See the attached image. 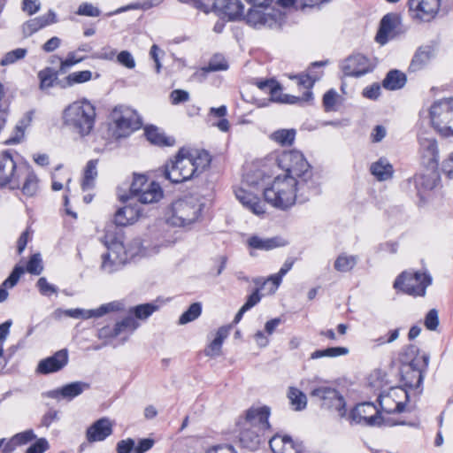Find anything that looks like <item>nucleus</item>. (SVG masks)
I'll list each match as a JSON object with an SVG mask.
<instances>
[{
  "instance_id": "obj_4",
  "label": "nucleus",
  "mask_w": 453,
  "mask_h": 453,
  "mask_svg": "<svg viewBox=\"0 0 453 453\" xmlns=\"http://www.w3.org/2000/svg\"><path fill=\"white\" fill-rule=\"evenodd\" d=\"M203 205L194 196L176 200L171 205L166 220L160 224L163 228L168 226L184 227L191 225L199 218Z\"/></svg>"
},
{
  "instance_id": "obj_53",
  "label": "nucleus",
  "mask_w": 453,
  "mask_h": 453,
  "mask_svg": "<svg viewBox=\"0 0 453 453\" xmlns=\"http://www.w3.org/2000/svg\"><path fill=\"white\" fill-rule=\"evenodd\" d=\"M338 94L337 92L331 88L328 91H326L323 96V106L326 112L329 111H335L337 110L336 104L338 100Z\"/></svg>"
},
{
  "instance_id": "obj_25",
  "label": "nucleus",
  "mask_w": 453,
  "mask_h": 453,
  "mask_svg": "<svg viewBox=\"0 0 453 453\" xmlns=\"http://www.w3.org/2000/svg\"><path fill=\"white\" fill-rule=\"evenodd\" d=\"M58 22L55 12L50 10L47 14L30 19L23 23L21 29L24 37H29L43 27Z\"/></svg>"
},
{
  "instance_id": "obj_52",
  "label": "nucleus",
  "mask_w": 453,
  "mask_h": 453,
  "mask_svg": "<svg viewBox=\"0 0 453 453\" xmlns=\"http://www.w3.org/2000/svg\"><path fill=\"white\" fill-rule=\"evenodd\" d=\"M27 50L23 48H18L7 52L0 61L1 65H9L14 64L18 60L23 59Z\"/></svg>"
},
{
  "instance_id": "obj_48",
  "label": "nucleus",
  "mask_w": 453,
  "mask_h": 453,
  "mask_svg": "<svg viewBox=\"0 0 453 453\" xmlns=\"http://www.w3.org/2000/svg\"><path fill=\"white\" fill-rule=\"evenodd\" d=\"M21 190L23 195L27 196H33L36 194L38 190V179L34 173L29 172L27 174Z\"/></svg>"
},
{
  "instance_id": "obj_24",
  "label": "nucleus",
  "mask_w": 453,
  "mask_h": 453,
  "mask_svg": "<svg viewBox=\"0 0 453 453\" xmlns=\"http://www.w3.org/2000/svg\"><path fill=\"white\" fill-rule=\"evenodd\" d=\"M113 431V424L108 418H101L95 421L86 431L88 442L104 441Z\"/></svg>"
},
{
  "instance_id": "obj_43",
  "label": "nucleus",
  "mask_w": 453,
  "mask_h": 453,
  "mask_svg": "<svg viewBox=\"0 0 453 453\" xmlns=\"http://www.w3.org/2000/svg\"><path fill=\"white\" fill-rule=\"evenodd\" d=\"M346 347H329L325 349H318L311 354V359H318L321 357H337L345 356L349 353Z\"/></svg>"
},
{
  "instance_id": "obj_21",
  "label": "nucleus",
  "mask_w": 453,
  "mask_h": 453,
  "mask_svg": "<svg viewBox=\"0 0 453 453\" xmlns=\"http://www.w3.org/2000/svg\"><path fill=\"white\" fill-rule=\"evenodd\" d=\"M90 388V384L84 381L68 383L60 388L48 391L43 395L52 399H65L71 401Z\"/></svg>"
},
{
  "instance_id": "obj_36",
  "label": "nucleus",
  "mask_w": 453,
  "mask_h": 453,
  "mask_svg": "<svg viewBox=\"0 0 453 453\" xmlns=\"http://www.w3.org/2000/svg\"><path fill=\"white\" fill-rule=\"evenodd\" d=\"M402 377L405 385L410 388H418L422 382L421 372L413 367L412 364L404 365L402 369Z\"/></svg>"
},
{
  "instance_id": "obj_64",
  "label": "nucleus",
  "mask_w": 453,
  "mask_h": 453,
  "mask_svg": "<svg viewBox=\"0 0 453 453\" xmlns=\"http://www.w3.org/2000/svg\"><path fill=\"white\" fill-rule=\"evenodd\" d=\"M49 449V443L46 439L40 438L32 444L26 453H44Z\"/></svg>"
},
{
  "instance_id": "obj_51",
  "label": "nucleus",
  "mask_w": 453,
  "mask_h": 453,
  "mask_svg": "<svg viewBox=\"0 0 453 453\" xmlns=\"http://www.w3.org/2000/svg\"><path fill=\"white\" fill-rule=\"evenodd\" d=\"M85 59V57H78L77 51H71L67 54L65 59L60 58V66L58 73L63 74L65 73L69 68L73 66L74 65L81 63Z\"/></svg>"
},
{
  "instance_id": "obj_37",
  "label": "nucleus",
  "mask_w": 453,
  "mask_h": 453,
  "mask_svg": "<svg viewBox=\"0 0 453 453\" xmlns=\"http://www.w3.org/2000/svg\"><path fill=\"white\" fill-rule=\"evenodd\" d=\"M32 121V112H27L25 117L19 120L14 128V134L5 140V144H16L19 143L24 137L25 128Z\"/></svg>"
},
{
  "instance_id": "obj_44",
  "label": "nucleus",
  "mask_w": 453,
  "mask_h": 453,
  "mask_svg": "<svg viewBox=\"0 0 453 453\" xmlns=\"http://www.w3.org/2000/svg\"><path fill=\"white\" fill-rule=\"evenodd\" d=\"M228 69V63L222 55L216 54L209 61L206 66L201 68L203 73L211 72L226 71Z\"/></svg>"
},
{
  "instance_id": "obj_60",
  "label": "nucleus",
  "mask_w": 453,
  "mask_h": 453,
  "mask_svg": "<svg viewBox=\"0 0 453 453\" xmlns=\"http://www.w3.org/2000/svg\"><path fill=\"white\" fill-rule=\"evenodd\" d=\"M13 437V441L16 442L18 446L24 445L28 443L36 438L34 431L32 429L26 430L24 432L16 434Z\"/></svg>"
},
{
  "instance_id": "obj_17",
  "label": "nucleus",
  "mask_w": 453,
  "mask_h": 453,
  "mask_svg": "<svg viewBox=\"0 0 453 453\" xmlns=\"http://www.w3.org/2000/svg\"><path fill=\"white\" fill-rule=\"evenodd\" d=\"M213 11L221 19L236 21L242 19L244 5L241 0H215Z\"/></svg>"
},
{
  "instance_id": "obj_22",
  "label": "nucleus",
  "mask_w": 453,
  "mask_h": 453,
  "mask_svg": "<svg viewBox=\"0 0 453 453\" xmlns=\"http://www.w3.org/2000/svg\"><path fill=\"white\" fill-rule=\"evenodd\" d=\"M121 309L122 303L115 301L103 304L99 308L95 310H84L80 308L69 309L64 311V313L65 316L73 319H90L93 317H102L108 312L119 311Z\"/></svg>"
},
{
  "instance_id": "obj_6",
  "label": "nucleus",
  "mask_w": 453,
  "mask_h": 453,
  "mask_svg": "<svg viewBox=\"0 0 453 453\" xmlns=\"http://www.w3.org/2000/svg\"><path fill=\"white\" fill-rule=\"evenodd\" d=\"M432 284V277L426 272L404 271L394 281V288L412 296H425Z\"/></svg>"
},
{
  "instance_id": "obj_9",
  "label": "nucleus",
  "mask_w": 453,
  "mask_h": 453,
  "mask_svg": "<svg viewBox=\"0 0 453 453\" xmlns=\"http://www.w3.org/2000/svg\"><path fill=\"white\" fill-rule=\"evenodd\" d=\"M107 251L102 255L101 269L112 273L119 270L129 258V255L122 242L114 240L110 244L105 242Z\"/></svg>"
},
{
  "instance_id": "obj_35",
  "label": "nucleus",
  "mask_w": 453,
  "mask_h": 453,
  "mask_svg": "<svg viewBox=\"0 0 453 453\" xmlns=\"http://www.w3.org/2000/svg\"><path fill=\"white\" fill-rule=\"evenodd\" d=\"M406 83V76L398 70H391L383 80L382 85L385 88L395 90L402 88Z\"/></svg>"
},
{
  "instance_id": "obj_38",
  "label": "nucleus",
  "mask_w": 453,
  "mask_h": 453,
  "mask_svg": "<svg viewBox=\"0 0 453 453\" xmlns=\"http://www.w3.org/2000/svg\"><path fill=\"white\" fill-rule=\"evenodd\" d=\"M430 58L431 52L429 49L419 48L413 56L409 70L411 72H417L422 69L429 62Z\"/></svg>"
},
{
  "instance_id": "obj_31",
  "label": "nucleus",
  "mask_w": 453,
  "mask_h": 453,
  "mask_svg": "<svg viewBox=\"0 0 453 453\" xmlns=\"http://www.w3.org/2000/svg\"><path fill=\"white\" fill-rule=\"evenodd\" d=\"M247 243L250 248L260 250H270L284 245L279 237L261 238L257 235L250 236Z\"/></svg>"
},
{
  "instance_id": "obj_16",
  "label": "nucleus",
  "mask_w": 453,
  "mask_h": 453,
  "mask_svg": "<svg viewBox=\"0 0 453 453\" xmlns=\"http://www.w3.org/2000/svg\"><path fill=\"white\" fill-rule=\"evenodd\" d=\"M373 69L370 59L362 54H355L347 58L342 64V70L346 76L360 77Z\"/></svg>"
},
{
  "instance_id": "obj_5",
  "label": "nucleus",
  "mask_w": 453,
  "mask_h": 453,
  "mask_svg": "<svg viewBox=\"0 0 453 453\" xmlns=\"http://www.w3.org/2000/svg\"><path fill=\"white\" fill-rule=\"evenodd\" d=\"M429 117L434 129L443 137H453V97L435 101Z\"/></svg>"
},
{
  "instance_id": "obj_26",
  "label": "nucleus",
  "mask_w": 453,
  "mask_h": 453,
  "mask_svg": "<svg viewBox=\"0 0 453 453\" xmlns=\"http://www.w3.org/2000/svg\"><path fill=\"white\" fill-rule=\"evenodd\" d=\"M265 432L242 426L239 434V442L242 448L249 450H256L259 448Z\"/></svg>"
},
{
  "instance_id": "obj_40",
  "label": "nucleus",
  "mask_w": 453,
  "mask_h": 453,
  "mask_svg": "<svg viewBox=\"0 0 453 453\" xmlns=\"http://www.w3.org/2000/svg\"><path fill=\"white\" fill-rule=\"evenodd\" d=\"M357 263V256L342 253L335 259L334 267L340 273H347L351 271L356 266Z\"/></svg>"
},
{
  "instance_id": "obj_58",
  "label": "nucleus",
  "mask_w": 453,
  "mask_h": 453,
  "mask_svg": "<svg viewBox=\"0 0 453 453\" xmlns=\"http://www.w3.org/2000/svg\"><path fill=\"white\" fill-rule=\"evenodd\" d=\"M76 14L88 17H98L101 14V11L92 4L82 3L76 11Z\"/></svg>"
},
{
  "instance_id": "obj_14",
  "label": "nucleus",
  "mask_w": 453,
  "mask_h": 453,
  "mask_svg": "<svg viewBox=\"0 0 453 453\" xmlns=\"http://www.w3.org/2000/svg\"><path fill=\"white\" fill-rule=\"evenodd\" d=\"M246 23L255 28H277L281 26L283 19L282 14L279 11H273L272 13H265L261 10L251 8L248 13L242 17Z\"/></svg>"
},
{
  "instance_id": "obj_61",
  "label": "nucleus",
  "mask_w": 453,
  "mask_h": 453,
  "mask_svg": "<svg viewBox=\"0 0 453 453\" xmlns=\"http://www.w3.org/2000/svg\"><path fill=\"white\" fill-rule=\"evenodd\" d=\"M297 80V85L303 87L306 90H311L316 81L319 79L318 76H311V74H299L295 77Z\"/></svg>"
},
{
  "instance_id": "obj_39",
  "label": "nucleus",
  "mask_w": 453,
  "mask_h": 453,
  "mask_svg": "<svg viewBox=\"0 0 453 453\" xmlns=\"http://www.w3.org/2000/svg\"><path fill=\"white\" fill-rule=\"evenodd\" d=\"M92 79V73L88 70L73 72L67 75L61 82V88H65L74 84L84 83Z\"/></svg>"
},
{
  "instance_id": "obj_28",
  "label": "nucleus",
  "mask_w": 453,
  "mask_h": 453,
  "mask_svg": "<svg viewBox=\"0 0 453 453\" xmlns=\"http://www.w3.org/2000/svg\"><path fill=\"white\" fill-rule=\"evenodd\" d=\"M139 209L131 205H126L116 211L114 215V222L119 226H126L133 224L139 218Z\"/></svg>"
},
{
  "instance_id": "obj_34",
  "label": "nucleus",
  "mask_w": 453,
  "mask_h": 453,
  "mask_svg": "<svg viewBox=\"0 0 453 453\" xmlns=\"http://www.w3.org/2000/svg\"><path fill=\"white\" fill-rule=\"evenodd\" d=\"M439 175L435 170H431L426 174H417L414 176V183L418 191L431 190L437 186Z\"/></svg>"
},
{
  "instance_id": "obj_11",
  "label": "nucleus",
  "mask_w": 453,
  "mask_h": 453,
  "mask_svg": "<svg viewBox=\"0 0 453 453\" xmlns=\"http://www.w3.org/2000/svg\"><path fill=\"white\" fill-rule=\"evenodd\" d=\"M311 396L317 397L324 408L334 410L339 417L346 415V403L343 396L334 388L319 387L312 389Z\"/></svg>"
},
{
  "instance_id": "obj_27",
  "label": "nucleus",
  "mask_w": 453,
  "mask_h": 453,
  "mask_svg": "<svg viewBox=\"0 0 453 453\" xmlns=\"http://www.w3.org/2000/svg\"><path fill=\"white\" fill-rule=\"evenodd\" d=\"M234 194L240 203L250 209L253 213L261 214L265 212L259 198L252 193L248 192L242 188H239L234 190Z\"/></svg>"
},
{
  "instance_id": "obj_1",
  "label": "nucleus",
  "mask_w": 453,
  "mask_h": 453,
  "mask_svg": "<svg viewBox=\"0 0 453 453\" xmlns=\"http://www.w3.org/2000/svg\"><path fill=\"white\" fill-rule=\"evenodd\" d=\"M279 163L285 165L286 173L275 177L271 186L264 189V197L268 203L287 210L296 199L303 203L310 196L319 194L311 166L300 151L284 153Z\"/></svg>"
},
{
  "instance_id": "obj_10",
  "label": "nucleus",
  "mask_w": 453,
  "mask_h": 453,
  "mask_svg": "<svg viewBox=\"0 0 453 453\" xmlns=\"http://www.w3.org/2000/svg\"><path fill=\"white\" fill-rule=\"evenodd\" d=\"M20 170L17 167L11 150L0 153V188L9 187L18 189L20 187Z\"/></svg>"
},
{
  "instance_id": "obj_23",
  "label": "nucleus",
  "mask_w": 453,
  "mask_h": 453,
  "mask_svg": "<svg viewBox=\"0 0 453 453\" xmlns=\"http://www.w3.org/2000/svg\"><path fill=\"white\" fill-rule=\"evenodd\" d=\"M139 324L136 322L134 318L127 316L121 321L117 322L114 327L109 326H103L98 330L97 336L99 339H110L114 338L121 334L122 333H132L137 327Z\"/></svg>"
},
{
  "instance_id": "obj_19",
  "label": "nucleus",
  "mask_w": 453,
  "mask_h": 453,
  "mask_svg": "<svg viewBox=\"0 0 453 453\" xmlns=\"http://www.w3.org/2000/svg\"><path fill=\"white\" fill-rule=\"evenodd\" d=\"M270 409L266 406L258 408H250L247 411L246 416L242 422V426H247L254 429L266 432L270 429L268 421Z\"/></svg>"
},
{
  "instance_id": "obj_12",
  "label": "nucleus",
  "mask_w": 453,
  "mask_h": 453,
  "mask_svg": "<svg viewBox=\"0 0 453 453\" xmlns=\"http://www.w3.org/2000/svg\"><path fill=\"white\" fill-rule=\"evenodd\" d=\"M378 400L383 412L400 413L405 408L409 395L403 388H391L387 393H381Z\"/></svg>"
},
{
  "instance_id": "obj_45",
  "label": "nucleus",
  "mask_w": 453,
  "mask_h": 453,
  "mask_svg": "<svg viewBox=\"0 0 453 453\" xmlns=\"http://www.w3.org/2000/svg\"><path fill=\"white\" fill-rule=\"evenodd\" d=\"M288 398L296 411H302L306 407L307 397L305 394L296 388H290L288 391Z\"/></svg>"
},
{
  "instance_id": "obj_29",
  "label": "nucleus",
  "mask_w": 453,
  "mask_h": 453,
  "mask_svg": "<svg viewBox=\"0 0 453 453\" xmlns=\"http://www.w3.org/2000/svg\"><path fill=\"white\" fill-rule=\"evenodd\" d=\"M163 197V190L158 183L150 182L147 188L143 189L135 198L141 203H153L158 202Z\"/></svg>"
},
{
  "instance_id": "obj_49",
  "label": "nucleus",
  "mask_w": 453,
  "mask_h": 453,
  "mask_svg": "<svg viewBox=\"0 0 453 453\" xmlns=\"http://www.w3.org/2000/svg\"><path fill=\"white\" fill-rule=\"evenodd\" d=\"M158 309V306L153 303H143L136 305L131 309V312L139 319H148L154 311Z\"/></svg>"
},
{
  "instance_id": "obj_15",
  "label": "nucleus",
  "mask_w": 453,
  "mask_h": 453,
  "mask_svg": "<svg viewBox=\"0 0 453 453\" xmlns=\"http://www.w3.org/2000/svg\"><path fill=\"white\" fill-rule=\"evenodd\" d=\"M409 12L412 19L428 22L437 14L440 0H409Z\"/></svg>"
},
{
  "instance_id": "obj_57",
  "label": "nucleus",
  "mask_w": 453,
  "mask_h": 453,
  "mask_svg": "<svg viewBox=\"0 0 453 453\" xmlns=\"http://www.w3.org/2000/svg\"><path fill=\"white\" fill-rule=\"evenodd\" d=\"M424 325L427 330L435 331L439 326V315L436 309H431L425 316Z\"/></svg>"
},
{
  "instance_id": "obj_7",
  "label": "nucleus",
  "mask_w": 453,
  "mask_h": 453,
  "mask_svg": "<svg viewBox=\"0 0 453 453\" xmlns=\"http://www.w3.org/2000/svg\"><path fill=\"white\" fill-rule=\"evenodd\" d=\"M111 118L114 123L113 136L117 139L128 136L142 126V120L137 112L125 105L116 106Z\"/></svg>"
},
{
  "instance_id": "obj_56",
  "label": "nucleus",
  "mask_w": 453,
  "mask_h": 453,
  "mask_svg": "<svg viewBox=\"0 0 453 453\" xmlns=\"http://www.w3.org/2000/svg\"><path fill=\"white\" fill-rule=\"evenodd\" d=\"M36 287L40 294L45 296H50L52 294H57L58 290V287L48 282L47 279L44 277H41L37 280Z\"/></svg>"
},
{
  "instance_id": "obj_20",
  "label": "nucleus",
  "mask_w": 453,
  "mask_h": 453,
  "mask_svg": "<svg viewBox=\"0 0 453 453\" xmlns=\"http://www.w3.org/2000/svg\"><path fill=\"white\" fill-rule=\"evenodd\" d=\"M68 350L66 349H62L52 356L42 359L37 365L36 371L42 374L57 372L62 370L68 364Z\"/></svg>"
},
{
  "instance_id": "obj_2",
  "label": "nucleus",
  "mask_w": 453,
  "mask_h": 453,
  "mask_svg": "<svg viewBox=\"0 0 453 453\" xmlns=\"http://www.w3.org/2000/svg\"><path fill=\"white\" fill-rule=\"evenodd\" d=\"M211 157L205 150L181 148L165 165L163 175L172 183H181L197 177L211 165Z\"/></svg>"
},
{
  "instance_id": "obj_59",
  "label": "nucleus",
  "mask_w": 453,
  "mask_h": 453,
  "mask_svg": "<svg viewBox=\"0 0 453 453\" xmlns=\"http://www.w3.org/2000/svg\"><path fill=\"white\" fill-rule=\"evenodd\" d=\"M288 435L275 434L269 440V446L273 453L282 452L283 446Z\"/></svg>"
},
{
  "instance_id": "obj_63",
  "label": "nucleus",
  "mask_w": 453,
  "mask_h": 453,
  "mask_svg": "<svg viewBox=\"0 0 453 453\" xmlns=\"http://www.w3.org/2000/svg\"><path fill=\"white\" fill-rule=\"evenodd\" d=\"M118 453H134V440L127 438L117 443Z\"/></svg>"
},
{
  "instance_id": "obj_42",
  "label": "nucleus",
  "mask_w": 453,
  "mask_h": 453,
  "mask_svg": "<svg viewBox=\"0 0 453 453\" xmlns=\"http://www.w3.org/2000/svg\"><path fill=\"white\" fill-rule=\"evenodd\" d=\"M98 160L92 159L89 160L87 163L85 171H84V177L82 181V189L86 190L88 188H91L94 184V180L97 176V166Z\"/></svg>"
},
{
  "instance_id": "obj_50",
  "label": "nucleus",
  "mask_w": 453,
  "mask_h": 453,
  "mask_svg": "<svg viewBox=\"0 0 453 453\" xmlns=\"http://www.w3.org/2000/svg\"><path fill=\"white\" fill-rule=\"evenodd\" d=\"M149 184L145 175L134 174L130 186V195L132 198H135Z\"/></svg>"
},
{
  "instance_id": "obj_62",
  "label": "nucleus",
  "mask_w": 453,
  "mask_h": 453,
  "mask_svg": "<svg viewBox=\"0 0 453 453\" xmlns=\"http://www.w3.org/2000/svg\"><path fill=\"white\" fill-rule=\"evenodd\" d=\"M118 62L123 66L133 69L135 66V61L132 54L127 50H122L117 56Z\"/></svg>"
},
{
  "instance_id": "obj_54",
  "label": "nucleus",
  "mask_w": 453,
  "mask_h": 453,
  "mask_svg": "<svg viewBox=\"0 0 453 453\" xmlns=\"http://www.w3.org/2000/svg\"><path fill=\"white\" fill-rule=\"evenodd\" d=\"M26 270L35 275H39L43 270L42 261L39 253L31 256Z\"/></svg>"
},
{
  "instance_id": "obj_32",
  "label": "nucleus",
  "mask_w": 453,
  "mask_h": 453,
  "mask_svg": "<svg viewBox=\"0 0 453 453\" xmlns=\"http://www.w3.org/2000/svg\"><path fill=\"white\" fill-rule=\"evenodd\" d=\"M229 327L221 326L218 329L213 341L205 349L204 353L207 357H215L220 355L224 340L228 336Z\"/></svg>"
},
{
  "instance_id": "obj_3",
  "label": "nucleus",
  "mask_w": 453,
  "mask_h": 453,
  "mask_svg": "<svg viewBox=\"0 0 453 453\" xmlns=\"http://www.w3.org/2000/svg\"><path fill=\"white\" fill-rule=\"evenodd\" d=\"M96 107L87 99L78 100L67 105L62 113L63 125L81 137L88 135L96 122Z\"/></svg>"
},
{
  "instance_id": "obj_41",
  "label": "nucleus",
  "mask_w": 453,
  "mask_h": 453,
  "mask_svg": "<svg viewBox=\"0 0 453 453\" xmlns=\"http://www.w3.org/2000/svg\"><path fill=\"white\" fill-rule=\"evenodd\" d=\"M296 130L291 129H280L271 134L272 140L278 142L282 146H290L293 144L296 138Z\"/></svg>"
},
{
  "instance_id": "obj_33",
  "label": "nucleus",
  "mask_w": 453,
  "mask_h": 453,
  "mask_svg": "<svg viewBox=\"0 0 453 453\" xmlns=\"http://www.w3.org/2000/svg\"><path fill=\"white\" fill-rule=\"evenodd\" d=\"M145 135L150 143L157 146H173L175 142L173 138L166 136L154 126L145 127Z\"/></svg>"
},
{
  "instance_id": "obj_18",
  "label": "nucleus",
  "mask_w": 453,
  "mask_h": 453,
  "mask_svg": "<svg viewBox=\"0 0 453 453\" xmlns=\"http://www.w3.org/2000/svg\"><path fill=\"white\" fill-rule=\"evenodd\" d=\"M419 153L422 165L429 170H436L439 162L437 141L433 137L419 136Z\"/></svg>"
},
{
  "instance_id": "obj_30",
  "label": "nucleus",
  "mask_w": 453,
  "mask_h": 453,
  "mask_svg": "<svg viewBox=\"0 0 453 453\" xmlns=\"http://www.w3.org/2000/svg\"><path fill=\"white\" fill-rule=\"evenodd\" d=\"M371 173L380 181L389 180L394 173L393 165L385 157L372 164Z\"/></svg>"
},
{
  "instance_id": "obj_47",
  "label": "nucleus",
  "mask_w": 453,
  "mask_h": 453,
  "mask_svg": "<svg viewBox=\"0 0 453 453\" xmlns=\"http://www.w3.org/2000/svg\"><path fill=\"white\" fill-rule=\"evenodd\" d=\"M58 72H55L51 68H45L39 72L38 77L40 79V88L42 89L51 88L54 81L58 79Z\"/></svg>"
},
{
  "instance_id": "obj_46",
  "label": "nucleus",
  "mask_w": 453,
  "mask_h": 453,
  "mask_svg": "<svg viewBox=\"0 0 453 453\" xmlns=\"http://www.w3.org/2000/svg\"><path fill=\"white\" fill-rule=\"evenodd\" d=\"M202 313V305L200 303H192L188 309L182 313L179 319L180 325H185L196 319Z\"/></svg>"
},
{
  "instance_id": "obj_55",
  "label": "nucleus",
  "mask_w": 453,
  "mask_h": 453,
  "mask_svg": "<svg viewBox=\"0 0 453 453\" xmlns=\"http://www.w3.org/2000/svg\"><path fill=\"white\" fill-rule=\"evenodd\" d=\"M313 100V94L311 90H306L302 96H296L291 95H283V99L281 103L285 104H300V103H309Z\"/></svg>"
},
{
  "instance_id": "obj_13",
  "label": "nucleus",
  "mask_w": 453,
  "mask_h": 453,
  "mask_svg": "<svg viewBox=\"0 0 453 453\" xmlns=\"http://www.w3.org/2000/svg\"><path fill=\"white\" fill-rule=\"evenodd\" d=\"M404 32L405 28L403 27L401 16L395 12L388 13L380 20L376 42L383 45L388 40L394 39Z\"/></svg>"
},
{
  "instance_id": "obj_8",
  "label": "nucleus",
  "mask_w": 453,
  "mask_h": 453,
  "mask_svg": "<svg viewBox=\"0 0 453 453\" xmlns=\"http://www.w3.org/2000/svg\"><path fill=\"white\" fill-rule=\"evenodd\" d=\"M349 418L356 424L367 426H380L386 424L389 426L404 425V422H390L380 415L377 407L370 402L357 404L350 412Z\"/></svg>"
}]
</instances>
